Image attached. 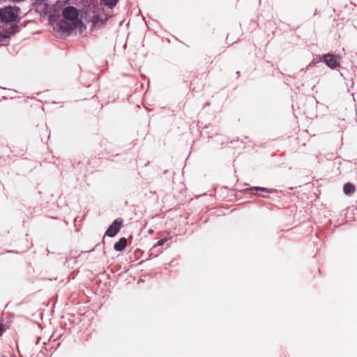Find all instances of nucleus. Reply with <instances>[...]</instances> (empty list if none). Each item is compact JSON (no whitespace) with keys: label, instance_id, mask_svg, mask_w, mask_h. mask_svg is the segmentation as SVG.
I'll list each match as a JSON object with an SVG mask.
<instances>
[{"label":"nucleus","instance_id":"nucleus-1","mask_svg":"<svg viewBox=\"0 0 357 357\" xmlns=\"http://www.w3.org/2000/svg\"><path fill=\"white\" fill-rule=\"evenodd\" d=\"M18 8L11 6L0 9V19L6 22H14L18 16Z\"/></svg>","mask_w":357,"mask_h":357},{"label":"nucleus","instance_id":"nucleus-2","mask_svg":"<svg viewBox=\"0 0 357 357\" xmlns=\"http://www.w3.org/2000/svg\"><path fill=\"white\" fill-rule=\"evenodd\" d=\"M322 58L326 65L331 69H335L340 66V58L338 56L326 54L323 55Z\"/></svg>","mask_w":357,"mask_h":357},{"label":"nucleus","instance_id":"nucleus-3","mask_svg":"<svg viewBox=\"0 0 357 357\" xmlns=\"http://www.w3.org/2000/svg\"><path fill=\"white\" fill-rule=\"evenodd\" d=\"M123 224V220L118 218L115 220L106 231V235L114 237L120 231Z\"/></svg>","mask_w":357,"mask_h":357},{"label":"nucleus","instance_id":"nucleus-4","mask_svg":"<svg viewBox=\"0 0 357 357\" xmlns=\"http://www.w3.org/2000/svg\"><path fill=\"white\" fill-rule=\"evenodd\" d=\"M78 15V10L73 6L66 7L63 10V17L69 20H75Z\"/></svg>","mask_w":357,"mask_h":357},{"label":"nucleus","instance_id":"nucleus-5","mask_svg":"<svg viewBox=\"0 0 357 357\" xmlns=\"http://www.w3.org/2000/svg\"><path fill=\"white\" fill-rule=\"evenodd\" d=\"M66 26L69 27L68 31L70 32L75 31V33H82L84 30L86 29L85 24L81 20H76L75 22H70V24H66Z\"/></svg>","mask_w":357,"mask_h":357},{"label":"nucleus","instance_id":"nucleus-6","mask_svg":"<svg viewBox=\"0 0 357 357\" xmlns=\"http://www.w3.org/2000/svg\"><path fill=\"white\" fill-rule=\"evenodd\" d=\"M127 245V240L126 238H121L118 242L114 245V249L116 251L123 250Z\"/></svg>","mask_w":357,"mask_h":357},{"label":"nucleus","instance_id":"nucleus-7","mask_svg":"<svg viewBox=\"0 0 357 357\" xmlns=\"http://www.w3.org/2000/svg\"><path fill=\"white\" fill-rule=\"evenodd\" d=\"M343 190H344V192L346 195H350V194L354 192L356 188L353 184H351L350 183H347L344 184Z\"/></svg>","mask_w":357,"mask_h":357},{"label":"nucleus","instance_id":"nucleus-8","mask_svg":"<svg viewBox=\"0 0 357 357\" xmlns=\"http://www.w3.org/2000/svg\"><path fill=\"white\" fill-rule=\"evenodd\" d=\"M105 6L112 8L116 6L118 0H101Z\"/></svg>","mask_w":357,"mask_h":357},{"label":"nucleus","instance_id":"nucleus-9","mask_svg":"<svg viewBox=\"0 0 357 357\" xmlns=\"http://www.w3.org/2000/svg\"><path fill=\"white\" fill-rule=\"evenodd\" d=\"M253 189L257 190V191H261V192H271V190L266 188H262V187H255Z\"/></svg>","mask_w":357,"mask_h":357},{"label":"nucleus","instance_id":"nucleus-10","mask_svg":"<svg viewBox=\"0 0 357 357\" xmlns=\"http://www.w3.org/2000/svg\"><path fill=\"white\" fill-rule=\"evenodd\" d=\"M167 238H162L160 239V241H158V242L157 243V244L153 246V248L156 247V246H161L162 245L165 244V243L167 241Z\"/></svg>","mask_w":357,"mask_h":357},{"label":"nucleus","instance_id":"nucleus-11","mask_svg":"<svg viewBox=\"0 0 357 357\" xmlns=\"http://www.w3.org/2000/svg\"><path fill=\"white\" fill-rule=\"evenodd\" d=\"M318 62L313 60L307 66H306V70H308L311 67H314L316 66V64Z\"/></svg>","mask_w":357,"mask_h":357},{"label":"nucleus","instance_id":"nucleus-12","mask_svg":"<svg viewBox=\"0 0 357 357\" xmlns=\"http://www.w3.org/2000/svg\"><path fill=\"white\" fill-rule=\"evenodd\" d=\"M6 37L0 33V43H3L5 40H6Z\"/></svg>","mask_w":357,"mask_h":357},{"label":"nucleus","instance_id":"nucleus-13","mask_svg":"<svg viewBox=\"0 0 357 357\" xmlns=\"http://www.w3.org/2000/svg\"><path fill=\"white\" fill-rule=\"evenodd\" d=\"M4 331V328L2 325L0 324V336L2 335V333Z\"/></svg>","mask_w":357,"mask_h":357},{"label":"nucleus","instance_id":"nucleus-14","mask_svg":"<svg viewBox=\"0 0 357 357\" xmlns=\"http://www.w3.org/2000/svg\"><path fill=\"white\" fill-rule=\"evenodd\" d=\"M6 1V0H0V4Z\"/></svg>","mask_w":357,"mask_h":357}]
</instances>
